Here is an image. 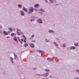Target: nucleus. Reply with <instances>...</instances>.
<instances>
[{
	"label": "nucleus",
	"mask_w": 79,
	"mask_h": 79,
	"mask_svg": "<svg viewBox=\"0 0 79 79\" xmlns=\"http://www.w3.org/2000/svg\"><path fill=\"white\" fill-rule=\"evenodd\" d=\"M42 23V21L41 19H40V24H41Z\"/></svg>",
	"instance_id": "obj_26"
},
{
	"label": "nucleus",
	"mask_w": 79,
	"mask_h": 79,
	"mask_svg": "<svg viewBox=\"0 0 79 79\" xmlns=\"http://www.w3.org/2000/svg\"><path fill=\"white\" fill-rule=\"evenodd\" d=\"M9 37H10L9 36H8L7 37V39H8V38H9Z\"/></svg>",
	"instance_id": "obj_48"
},
{
	"label": "nucleus",
	"mask_w": 79,
	"mask_h": 79,
	"mask_svg": "<svg viewBox=\"0 0 79 79\" xmlns=\"http://www.w3.org/2000/svg\"><path fill=\"white\" fill-rule=\"evenodd\" d=\"M20 42H24V40H23V39H21V41L20 40Z\"/></svg>",
	"instance_id": "obj_31"
},
{
	"label": "nucleus",
	"mask_w": 79,
	"mask_h": 79,
	"mask_svg": "<svg viewBox=\"0 0 79 79\" xmlns=\"http://www.w3.org/2000/svg\"><path fill=\"white\" fill-rule=\"evenodd\" d=\"M16 32H17V34H18V35H21V34H20L19 33V31H16Z\"/></svg>",
	"instance_id": "obj_20"
},
{
	"label": "nucleus",
	"mask_w": 79,
	"mask_h": 79,
	"mask_svg": "<svg viewBox=\"0 0 79 79\" xmlns=\"http://www.w3.org/2000/svg\"><path fill=\"white\" fill-rule=\"evenodd\" d=\"M37 22H38V23H40V19H38V20L37 21Z\"/></svg>",
	"instance_id": "obj_32"
},
{
	"label": "nucleus",
	"mask_w": 79,
	"mask_h": 79,
	"mask_svg": "<svg viewBox=\"0 0 79 79\" xmlns=\"http://www.w3.org/2000/svg\"><path fill=\"white\" fill-rule=\"evenodd\" d=\"M40 11H41V12H45V10L42 9H40Z\"/></svg>",
	"instance_id": "obj_17"
},
{
	"label": "nucleus",
	"mask_w": 79,
	"mask_h": 79,
	"mask_svg": "<svg viewBox=\"0 0 79 79\" xmlns=\"http://www.w3.org/2000/svg\"><path fill=\"white\" fill-rule=\"evenodd\" d=\"M20 14H21V15L23 16H24V12L23 10L21 11Z\"/></svg>",
	"instance_id": "obj_10"
},
{
	"label": "nucleus",
	"mask_w": 79,
	"mask_h": 79,
	"mask_svg": "<svg viewBox=\"0 0 79 79\" xmlns=\"http://www.w3.org/2000/svg\"><path fill=\"white\" fill-rule=\"evenodd\" d=\"M24 43H26V40H24Z\"/></svg>",
	"instance_id": "obj_38"
},
{
	"label": "nucleus",
	"mask_w": 79,
	"mask_h": 79,
	"mask_svg": "<svg viewBox=\"0 0 79 79\" xmlns=\"http://www.w3.org/2000/svg\"><path fill=\"white\" fill-rule=\"evenodd\" d=\"M9 59L10 60H11V63H12V64H13L14 63V62L13 61L14 60L13 58L10 57L9 58Z\"/></svg>",
	"instance_id": "obj_6"
},
{
	"label": "nucleus",
	"mask_w": 79,
	"mask_h": 79,
	"mask_svg": "<svg viewBox=\"0 0 79 79\" xmlns=\"http://www.w3.org/2000/svg\"><path fill=\"white\" fill-rule=\"evenodd\" d=\"M39 11H40V9L39 10Z\"/></svg>",
	"instance_id": "obj_51"
},
{
	"label": "nucleus",
	"mask_w": 79,
	"mask_h": 79,
	"mask_svg": "<svg viewBox=\"0 0 79 79\" xmlns=\"http://www.w3.org/2000/svg\"><path fill=\"white\" fill-rule=\"evenodd\" d=\"M39 6H40L39 4H36L35 5H34V7H35V8H39Z\"/></svg>",
	"instance_id": "obj_8"
},
{
	"label": "nucleus",
	"mask_w": 79,
	"mask_h": 79,
	"mask_svg": "<svg viewBox=\"0 0 79 79\" xmlns=\"http://www.w3.org/2000/svg\"><path fill=\"white\" fill-rule=\"evenodd\" d=\"M20 34H22V35L23 34V32H21L20 33Z\"/></svg>",
	"instance_id": "obj_42"
},
{
	"label": "nucleus",
	"mask_w": 79,
	"mask_h": 79,
	"mask_svg": "<svg viewBox=\"0 0 79 79\" xmlns=\"http://www.w3.org/2000/svg\"><path fill=\"white\" fill-rule=\"evenodd\" d=\"M49 32H52V33H55V31H53V30H50L49 31H48Z\"/></svg>",
	"instance_id": "obj_14"
},
{
	"label": "nucleus",
	"mask_w": 79,
	"mask_h": 79,
	"mask_svg": "<svg viewBox=\"0 0 79 79\" xmlns=\"http://www.w3.org/2000/svg\"><path fill=\"white\" fill-rule=\"evenodd\" d=\"M17 39H18V40H19V42H20L21 40H20V38L19 37H18Z\"/></svg>",
	"instance_id": "obj_30"
},
{
	"label": "nucleus",
	"mask_w": 79,
	"mask_h": 79,
	"mask_svg": "<svg viewBox=\"0 0 79 79\" xmlns=\"http://www.w3.org/2000/svg\"><path fill=\"white\" fill-rule=\"evenodd\" d=\"M63 47H66V44H63Z\"/></svg>",
	"instance_id": "obj_27"
},
{
	"label": "nucleus",
	"mask_w": 79,
	"mask_h": 79,
	"mask_svg": "<svg viewBox=\"0 0 79 79\" xmlns=\"http://www.w3.org/2000/svg\"><path fill=\"white\" fill-rule=\"evenodd\" d=\"M78 45L79 44H78V43L74 44V45H75V46H76L77 47L78 46Z\"/></svg>",
	"instance_id": "obj_21"
},
{
	"label": "nucleus",
	"mask_w": 79,
	"mask_h": 79,
	"mask_svg": "<svg viewBox=\"0 0 79 79\" xmlns=\"http://www.w3.org/2000/svg\"><path fill=\"white\" fill-rule=\"evenodd\" d=\"M23 37L24 38V39H26V40L27 39V38H26V36H25V35H23Z\"/></svg>",
	"instance_id": "obj_25"
},
{
	"label": "nucleus",
	"mask_w": 79,
	"mask_h": 79,
	"mask_svg": "<svg viewBox=\"0 0 79 79\" xmlns=\"http://www.w3.org/2000/svg\"><path fill=\"white\" fill-rule=\"evenodd\" d=\"M31 42H35V40H33L31 41Z\"/></svg>",
	"instance_id": "obj_39"
},
{
	"label": "nucleus",
	"mask_w": 79,
	"mask_h": 79,
	"mask_svg": "<svg viewBox=\"0 0 79 79\" xmlns=\"http://www.w3.org/2000/svg\"><path fill=\"white\" fill-rule=\"evenodd\" d=\"M37 76H40V74H37Z\"/></svg>",
	"instance_id": "obj_49"
},
{
	"label": "nucleus",
	"mask_w": 79,
	"mask_h": 79,
	"mask_svg": "<svg viewBox=\"0 0 79 79\" xmlns=\"http://www.w3.org/2000/svg\"><path fill=\"white\" fill-rule=\"evenodd\" d=\"M40 14L41 15H43V13H42V12H40Z\"/></svg>",
	"instance_id": "obj_36"
},
{
	"label": "nucleus",
	"mask_w": 79,
	"mask_h": 79,
	"mask_svg": "<svg viewBox=\"0 0 79 79\" xmlns=\"http://www.w3.org/2000/svg\"><path fill=\"white\" fill-rule=\"evenodd\" d=\"M76 48L74 46H72L70 47V50H75Z\"/></svg>",
	"instance_id": "obj_7"
},
{
	"label": "nucleus",
	"mask_w": 79,
	"mask_h": 79,
	"mask_svg": "<svg viewBox=\"0 0 79 79\" xmlns=\"http://www.w3.org/2000/svg\"><path fill=\"white\" fill-rule=\"evenodd\" d=\"M16 58L17 57H14V59L15 60H16Z\"/></svg>",
	"instance_id": "obj_41"
},
{
	"label": "nucleus",
	"mask_w": 79,
	"mask_h": 79,
	"mask_svg": "<svg viewBox=\"0 0 79 79\" xmlns=\"http://www.w3.org/2000/svg\"><path fill=\"white\" fill-rule=\"evenodd\" d=\"M54 44H55L56 46V47H58V44H56V42H54Z\"/></svg>",
	"instance_id": "obj_22"
},
{
	"label": "nucleus",
	"mask_w": 79,
	"mask_h": 79,
	"mask_svg": "<svg viewBox=\"0 0 79 79\" xmlns=\"http://www.w3.org/2000/svg\"><path fill=\"white\" fill-rule=\"evenodd\" d=\"M40 53L41 54H44V52L40 50Z\"/></svg>",
	"instance_id": "obj_19"
},
{
	"label": "nucleus",
	"mask_w": 79,
	"mask_h": 79,
	"mask_svg": "<svg viewBox=\"0 0 79 79\" xmlns=\"http://www.w3.org/2000/svg\"><path fill=\"white\" fill-rule=\"evenodd\" d=\"M13 40H15V41H16V42H18V40H17V37L16 36H15L13 38Z\"/></svg>",
	"instance_id": "obj_5"
},
{
	"label": "nucleus",
	"mask_w": 79,
	"mask_h": 79,
	"mask_svg": "<svg viewBox=\"0 0 79 79\" xmlns=\"http://www.w3.org/2000/svg\"><path fill=\"white\" fill-rule=\"evenodd\" d=\"M34 10H35V11H37V9L36 8H35L34 9Z\"/></svg>",
	"instance_id": "obj_37"
},
{
	"label": "nucleus",
	"mask_w": 79,
	"mask_h": 79,
	"mask_svg": "<svg viewBox=\"0 0 79 79\" xmlns=\"http://www.w3.org/2000/svg\"><path fill=\"white\" fill-rule=\"evenodd\" d=\"M48 74H49V73H45L42 74V76H44V77H47L48 76Z\"/></svg>",
	"instance_id": "obj_3"
},
{
	"label": "nucleus",
	"mask_w": 79,
	"mask_h": 79,
	"mask_svg": "<svg viewBox=\"0 0 79 79\" xmlns=\"http://www.w3.org/2000/svg\"><path fill=\"white\" fill-rule=\"evenodd\" d=\"M13 30L14 31H15V28H13Z\"/></svg>",
	"instance_id": "obj_47"
},
{
	"label": "nucleus",
	"mask_w": 79,
	"mask_h": 79,
	"mask_svg": "<svg viewBox=\"0 0 79 79\" xmlns=\"http://www.w3.org/2000/svg\"><path fill=\"white\" fill-rule=\"evenodd\" d=\"M34 70H36V68H34Z\"/></svg>",
	"instance_id": "obj_46"
},
{
	"label": "nucleus",
	"mask_w": 79,
	"mask_h": 79,
	"mask_svg": "<svg viewBox=\"0 0 79 79\" xmlns=\"http://www.w3.org/2000/svg\"><path fill=\"white\" fill-rule=\"evenodd\" d=\"M8 34H10V31H8Z\"/></svg>",
	"instance_id": "obj_44"
},
{
	"label": "nucleus",
	"mask_w": 79,
	"mask_h": 79,
	"mask_svg": "<svg viewBox=\"0 0 79 79\" xmlns=\"http://www.w3.org/2000/svg\"><path fill=\"white\" fill-rule=\"evenodd\" d=\"M14 56L16 58H17L18 57V56H17V55L16 54H14Z\"/></svg>",
	"instance_id": "obj_28"
},
{
	"label": "nucleus",
	"mask_w": 79,
	"mask_h": 79,
	"mask_svg": "<svg viewBox=\"0 0 79 79\" xmlns=\"http://www.w3.org/2000/svg\"><path fill=\"white\" fill-rule=\"evenodd\" d=\"M23 46H24V47H26L28 46V44H27V43H25L24 44Z\"/></svg>",
	"instance_id": "obj_18"
},
{
	"label": "nucleus",
	"mask_w": 79,
	"mask_h": 79,
	"mask_svg": "<svg viewBox=\"0 0 79 79\" xmlns=\"http://www.w3.org/2000/svg\"><path fill=\"white\" fill-rule=\"evenodd\" d=\"M35 18L36 17H35L34 16H31V19L30 20L31 21V22H33V21H34Z\"/></svg>",
	"instance_id": "obj_2"
},
{
	"label": "nucleus",
	"mask_w": 79,
	"mask_h": 79,
	"mask_svg": "<svg viewBox=\"0 0 79 79\" xmlns=\"http://www.w3.org/2000/svg\"><path fill=\"white\" fill-rule=\"evenodd\" d=\"M47 60L49 61H53V59L51 58H48Z\"/></svg>",
	"instance_id": "obj_9"
},
{
	"label": "nucleus",
	"mask_w": 79,
	"mask_h": 79,
	"mask_svg": "<svg viewBox=\"0 0 79 79\" xmlns=\"http://www.w3.org/2000/svg\"><path fill=\"white\" fill-rule=\"evenodd\" d=\"M45 41L46 42H48V40H47V39H45Z\"/></svg>",
	"instance_id": "obj_29"
},
{
	"label": "nucleus",
	"mask_w": 79,
	"mask_h": 79,
	"mask_svg": "<svg viewBox=\"0 0 79 79\" xmlns=\"http://www.w3.org/2000/svg\"><path fill=\"white\" fill-rule=\"evenodd\" d=\"M8 29H9L10 32H12V31H13V28H11L9 27L8 28Z\"/></svg>",
	"instance_id": "obj_15"
},
{
	"label": "nucleus",
	"mask_w": 79,
	"mask_h": 79,
	"mask_svg": "<svg viewBox=\"0 0 79 79\" xmlns=\"http://www.w3.org/2000/svg\"><path fill=\"white\" fill-rule=\"evenodd\" d=\"M14 35H15V33H12L11 34V36H12V37H13Z\"/></svg>",
	"instance_id": "obj_23"
},
{
	"label": "nucleus",
	"mask_w": 79,
	"mask_h": 79,
	"mask_svg": "<svg viewBox=\"0 0 79 79\" xmlns=\"http://www.w3.org/2000/svg\"><path fill=\"white\" fill-rule=\"evenodd\" d=\"M45 71L46 72H49V71H50V70L48 69H45Z\"/></svg>",
	"instance_id": "obj_24"
},
{
	"label": "nucleus",
	"mask_w": 79,
	"mask_h": 79,
	"mask_svg": "<svg viewBox=\"0 0 79 79\" xmlns=\"http://www.w3.org/2000/svg\"><path fill=\"white\" fill-rule=\"evenodd\" d=\"M45 2L47 3L48 2V1L47 0H44Z\"/></svg>",
	"instance_id": "obj_35"
},
{
	"label": "nucleus",
	"mask_w": 79,
	"mask_h": 79,
	"mask_svg": "<svg viewBox=\"0 0 79 79\" xmlns=\"http://www.w3.org/2000/svg\"><path fill=\"white\" fill-rule=\"evenodd\" d=\"M16 29L17 31H19V32H21V30H19L18 28H17Z\"/></svg>",
	"instance_id": "obj_33"
},
{
	"label": "nucleus",
	"mask_w": 79,
	"mask_h": 79,
	"mask_svg": "<svg viewBox=\"0 0 79 79\" xmlns=\"http://www.w3.org/2000/svg\"><path fill=\"white\" fill-rule=\"evenodd\" d=\"M20 42L21 44H23V42Z\"/></svg>",
	"instance_id": "obj_45"
},
{
	"label": "nucleus",
	"mask_w": 79,
	"mask_h": 79,
	"mask_svg": "<svg viewBox=\"0 0 79 79\" xmlns=\"http://www.w3.org/2000/svg\"><path fill=\"white\" fill-rule=\"evenodd\" d=\"M3 33L4 34V35H7L8 34V32H6V31H3Z\"/></svg>",
	"instance_id": "obj_11"
},
{
	"label": "nucleus",
	"mask_w": 79,
	"mask_h": 79,
	"mask_svg": "<svg viewBox=\"0 0 79 79\" xmlns=\"http://www.w3.org/2000/svg\"><path fill=\"white\" fill-rule=\"evenodd\" d=\"M18 7H19V8H21L22 7V5L19 4H18Z\"/></svg>",
	"instance_id": "obj_16"
},
{
	"label": "nucleus",
	"mask_w": 79,
	"mask_h": 79,
	"mask_svg": "<svg viewBox=\"0 0 79 79\" xmlns=\"http://www.w3.org/2000/svg\"><path fill=\"white\" fill-rule=\"evenodd\" d=\"M50 77L52 78V77H53V76H50Z\"/></svg>",
	"instance_id": "obj_43"
},
{
	"label": "nucleus",
	"mask_w": 79,
	"mask_h": 79,
	"mask_svg": "<svg viewBox=\"0 0 79 79\" xmlns=\"http://www.w3.org/2000/svg\"><path fill=\"white\" fill-rule=\"evenodd\" d=\"M23 11H24L26 12H27V9H26V8L24 7H23Z\"/></svg>",
	"instance_id": "obj_12"
},
{
	"label": "nucleus",
	"mask_w": 79,
	"mask_h": 79,
	"mask_svg": "<svg viewBox=\"0 0 79 79\" xmlns=\"http://www.w3.org/2000/svg\"><path fill=\"white\" fill-rule=\"evenodd\" d=\"M37 52H38L39 53H40V50H37Z\"/></svg>",
	"instance_id": "obj_40"
},
{
	"label": "nucleus",
	"mask_w": 79,
	"mask_h": 79,
	"mask_svg": "<svg viewBox=\"0 0 79 79\" xmlns=\"http://www.w3.org/2000/svg\"><path fill=\"white\" fill-rule=\"evenodd\" d=\"M34 11V8L32 7H30L29 8V11L28 12V14H29L31 13H32V12Z\"/></svg>",
	"instance_id": "obj_1"
},
{
	"label": "nucleus",
	"mask_w": 79,
	"mask_h": 79,
	"mask_svg": "<svg viewBox=\"0 0 79 79\" xmlns=\"http://www.w3.org/2000/svg\"><path fill=\"white\" fill-rule=\"evenodd\" d=\"M31 37H32V38L34 37V35H31Z\"/></svg>",
	"instance_id": "obj_34"
},
{
	"label": "nucleus",
	"mask_w": 79,
	"mask_h": 79,
	"mask_svg": "<svg viewBox=\"0 0 79 79\" xmlns=\"http://www.w3.org/2000/svg\"><path fill=\"white\" fill-rule=\"evenodd\" d=\"M51 3H56V0H49Z\"/></svg>",
	"instance_id": "obj_4"
},
{
	"label": "nucleus",
	"mask_w": 79,
	"mask_h": 79,
	"mask_svg": "<svg viewBox=\"0 0 79 79\" xmlns=\"http://www.w3.org/2000/svg\"><path fill=\"white\" fill-rule=\"evenodd\" d=\"M30 46L31 48H34V44H30Z\"/></svg>",
	"instance_id": "obj_13"
},
{
	"label": "nucleus",
	"mask_w": 79,
	"mask_h": 79,
	"mask_svg": "<svg viewBox=\"0 0 79 79\" xmlns=\"http://www.w3.org/2000/svg\"><path fill=\"white\" fill-rule=\"evenodd\" d=\"M56 5H59V4H56Z\"/></svg>",
	"instance_id": "obj_50"
}]
</instances>
